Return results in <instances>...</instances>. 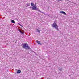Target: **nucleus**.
<instances>
[{
  "label": "nucleus",
  "instance_id": "14",
  "mask_svg": "<svg viewBox=\"0 0 79 79\" xmlns=\"http://www.w3.org/2000/svg\"><path fill=\"white\" fill-rule=\"evenodd\" d=\"M38 32H39V33H40V31L39 30H38Z\"/></svg>",
  "mask_w": 79,
  "mask_h": 79
},
{
  "label": "nucleus",
  "instance_id": "4",
  "mask_svg": "<svg viewBox=\"0 0 79 79\" xmlns=\"http://www.w3.org/2000/svg\"><path fill=\"white\" fill-rule=\"evenodd\" d=\"M19 32H20L21 34H23V35L24 34V32H23V31H21V30L19 29Z\"/></svg>",
  "mask_w": 79,
  "mask_h": 79
},
{
  "label": "nucleus",
  "instance_id": "6",
  "mask_svg": "<svg viewBox=\"0 0 79 79\" xmlns=\"http://www.w3.org/2000/svg\"><path fill=\"white\" fill-rule=\"evenodd\" d=\"M60 13H62L63 14H64V15H66V13L65 12H64L63 11H61L60 12Z\"/></svg>",
  "mask_w": 79,
  "mask_h": 79
},
{
  "label": "nucleus",
  "instance_id": "5",
  "mask_svg": "<svg viewBox=\"0 0 79 79\" xmlns=\"http://www.w3.org/2000/svg\"><path fill=\"white\" fill-rule=\"evenodd\" d=\"M21 71L20 70H19L17 71V73L18 74H19L21 73Z\"/></svg>",
  "mask_w": 79,
  "mask_h": 79
},
{
  "label": "nucleus",
  "instance_id": "10",
  "mask_svg": "<svg viewBox=\"0 0 79 79\" xmlns=\"http://www.w3.org/2000/svg\"><path fill=\"white\" fill-rule=\"evenodd\" d=\"M27 6H30V4H29V3L27 4Z\"/></svg>",
  "mask_w": 79,
  "mask_h": 79
},
{
  "label": "nucleus",
  "instance_id": "12",
  "mask_svg": "<svg viewBox=\"0 0 79 79\" xmlns=\"http://www.w3.org/2000/svg\"><path fill=\"white\" fill-rule=\"evenodd\" d=\"M63 0H58V2H59V1H62Z\"/></svg>",
  "mask_w": 79,
  "mask_h": 79
},
{
  "label": "nucleus",
  "instance_id": "11",
  "mask_svg": "<svg viewBox=\"0 0 79 79\" xmlns=\"http://www.w3.org/2000/svg\"><path fill=\"white\" fill-rule=\"evenodd\" d=\"M38 11H39V12H40V13H41V11L40 10H39H39Z\"/></svg>",
  "mask_w": 79,
  "mask_h": 79
},
{
  "label": "nucleus",
  "instance_id": "3",
  "mask_svg": "<svg viewBox=\"0 0 79 79\" xmlns=\"http://www.w3.org/2000/svg\"><path fill=\"white\" fill-rule=\"evenodd\" d=\"M32 10H37V6L36 4H35L34 6L32 7Z\"/></svg>",
  "mask_w": 79,
  "mask_h": 79
},
{
  "label": "nucleus",
  "instance_id": "1",
  "mask_svg": "<svg viewBox=\"0 0 79 79\" xmlns=\"http://www.w3.org/2000/svg\"><path fill=\"white\" fill-rule=\"evenodd\" d=\"M52 26L53 27H54L55 29H57V31L59 30V29H58V26L57 24H56V22H55L54 23L52 24Z\"/></svg>",
  "mask_w": 79,
  "mask_h": 79
},
{
  "label": "nucleus",
  "instance_id": "13",
  "mask_svg": "<svg viewBox=\"0 0 79 79\" xmlns=\"http://www.w3.org/2000/svg\"><path fill=\"white\" fill-rule=\"evenodd\" d=\"M61 69V68H60V69H59L60 71H62V70H61V69Z\"/></svg>",
  "mask_w": 79,
  "mask_h": 79
},
{
  "label": "nucleus",
  "instance_id": "9",
  "mask_svg": "<svg viewBox=\"0 0 79 79\" xmlns=\"http://www.w3.org/2000/svg\"><path fill=\"white\" fill-rule=\"evenodd\" d=\"M34 3L32 2L31 3V6H34Z\"/></svg>",
  "mask_w": 79,
  "mask_h": 79
},
{
  "label": "nucleus",
  "instance_id": "2",
  "mask_svg": "<svg viewBox=\"0 0 79 79\" xmlns=\"http://www.w3.org/2000/svg\"><path fill=\"white\" fill-rule=\"evenodd\" d=\"M23 47L25 49H30V47H29L28 45L27 44H23Z\"/></svg>",
  "mask_w": 79,
  "mask_h": 79
},
{
  "label": "nucleus",
  "instance_id": "8",
  "mask_svg": "<svg viewBox=\"0 0 79 79\" xmlns=\"http://www.w3.org/2000/svg\"><path fill=\"white\" fill-rule=\"evenodd\" d=\"M11 22L12 23H15V22L14 20H12Z\"/></svg>",
  "mask_w": 79,
  "mask_h": 79
},
{
  "label": "nucleus",
  "instance_id": "7",
  "mask_svg": "<svg viewBox=\"0 0 79 79\" xmlns=\"http://www.w3.org/2000/svg\"><path fill=\"white\" fill-rule=\"evenodd\" d=\"M36 42H37L38 44H39V45H41V43H40V42L38 40H37Z\"/></svg>",
  "mask_w": 79,
  "mask_h": 79
}]
</instances>
